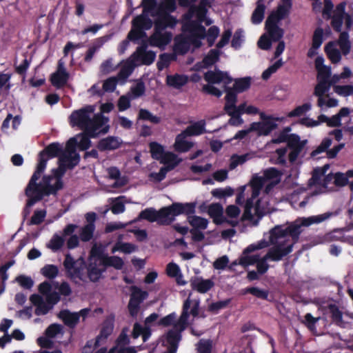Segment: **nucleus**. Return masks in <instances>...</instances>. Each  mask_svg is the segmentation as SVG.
<instances>
[{
  "label": "nucleus",
  "instance_id": "obj_1",
  "mask_svg": "<svg viewBox=\"0 0 353 353\" xmlns=\"http://www.w3.org/2000/svg\"><path fill=\"white\" fill-rule=\"evenodd\" d=\"M94 110L92 105H86L73 111L69 117L70 125L72 127L77 126L83 131L85 130L92 137H98L100 133L106 134L110 128L106 125L109 119L101 113L95 114L91 118L90 114Z\"/></svg>",
  "mask_w": 353,
  "mask_h": 353
},
{
  "label": "nucleus",
  "instance_id": "obj_2",
  "mask_svg": "<svg viewBox=\"0 0 353 353\" xmlns=\"http://www.w3.org/2000/svg\"><path fill=\"white\" fill-rule=\"evenodd\" d=\"M199 300L192 299L190 296L183 301L181 314L174 324V328L170 330L166 335V341L170 347L178 348L181 339V332L189 325L190 316L197 317L199 315Z\"/></svg>",
  "mask_w": 353,
  "mask_h": 353
},
{
  "label": "nucleus",
  "instance_id": "obj_3",
  "mask_svg": "<svg viewBox=\"0 0 353 353\" xmlns=\"http://www.w3.org/2000/svg\"><path fill=\"white\" fill-rule=\"evenodd\" d=\"M334 215V212H327L316 216L299 218L287 227L288 236L292 237L294 244L298 241L299 236L303 232L301 227H308L312 224L320 223Z\"/></svg>",
  "mask_w": 353,
  "mask_h": 353
},
{
  "label": "nucleus",
  "instance_id": "obj_4",
  "mask_svg": "<svg viewBox=\"0 0 353 353\" xmlns=\"http://www.w3.org/2000/svg\"><path fill=\"white\" fill-rule=\"evenodd\" d=\"M43 173L39 172L37 174V170H34L25 190L27 196H30L34 192H37L42 194L43 199L44 196L56 194L59 190L63 188V183L61 180H57L54 185H42L41 183H37V180L41 178Z\"/></svg>",
  "mask_w": 353,
  "mask_h": 353
},
{
  "label": "nucleus",
  "instance_id": "obj_5",
  "mask_svg": "<svg viewBox=\"0 0 353 353\" xmlns=\"http://www.w3.org/2000/svg\"><path fill=\"white\" fill-rule=\"evenodd\" d=\"M63 154H64L63 148L59 143L54 142L47 145L39 153L38 163L35 169L37 174L39 172H44L49 159L59 157Z\"/></svg>",
  "mask_w": 353,
  "mask_h": 353
},
{
  "label": "nucleus",
  "instance_id": "obj_6",
  "mask_svg": "<svg viewBox=\"0 0 353 353\" xmlns=\"http://www.w3.org/2000/svg\"><path fill=\"white\" fill-rule=\"evenodd\" d=\"M68 277L74 280L78 279L83 280V270L85 266L82 258L74 260L70 254H67L63 263Z\"/></svg>",
  "mask_w": 353,
  "mask_h": 353
},
{
  "label": "nucleus",
  "instance_id": "obj_7",
  "mask_svg": "<svg viewBox=\"0 0 353 353\" xmlns=\"http://www.w3.org/2000/svg\"><path fill=\"white\" fill-rule=\"evenodd\" d=\"M196 203H180L174 202L171 205L166 206L168 220H170V224L175 221V217L179 215H186L188 218L192 216L196 212Z\"/></svg>",
  "mask_w": 353,
  "mask_h": 353
},
{
  "label": "nucleus",
  "instance_id": "obj_8",
  "mask_svg": "<svg viewBox=\"0 0 353 353\" xmlns=\"http://www.w3.org/2000/svg\"><path fill=\"white\" fill-rule=\"evenodd\" d=\"M139 220H146L150 223L157 222L161 225H170V220H168L166 206L159 210L154 208H147L142 210L139 216Z\"/></svg>",
  "mask_w": 353,
  "mask_h": 353
},
{
  "label": "nucleus",
  "instance_id": "obj_9",
  "mask_svg": "<svg viewBox=\"0 0 353 353\" xmlns=\"http://www.w3.org/2000/svg\"><path fill=\"white\" fill-rule=\"evenodd\" d=\"M148 293L137 286L131 287V294L128 305L130 315L136 317L140 310V305L148 298Z\"/></svg>",
  "mask_w": 353,
  "mask_h": 353
},
{
  "label": "nucleus",
  "instance_id": "obj_10",
  "mask_svg": "<svg viewBox=\"0 0 353 353\" xmlns=\"http://www.w3.org/2000/svg\"><path fill=\"white\" fill-rule=\"evenodd\" d=\"M150 152L152 159L158 160L161 163L169 164L176 159V155L171 152H165L163 145L153 141L149 144Z\"/></svg>",
  "mask_w": 353,
  "mask_h": 353
},
{
  "label": "nucleus",
  "instance_id": "obj_11",
  "mask_svg": "<svg viewBox=\"0 0 353 353\" xmlns=\"http://www.w3.org/2000/svg\"><path fill=\"white\" fill-rule=\"evenodd\" d=\"M346 2L342 1L336 5L335 9L331 14L330 19H331V26L336 32L341 31L345 12Z\"/></svg>",
  "mask_w": 353,
  "mask_h": 353
},
{
  "label": "nucleus",
  "instance_id": "obj_12",
  "mask_svg": "<svg viewBox=\"0 0 353 353\" xmlns=\"http://www.w3.org/2000/svg\"><path fill=\"white\" fill-rule=\"evenodd\" d=\"M293 243L284 247L283 243H279L269 249L265 254V259H268L272 261H281L283 257L288 256L292 252Z\"/></svg>",
  "mask_w": 353,
  "mask_h": 353
},
{
  "label": "nucleus",
  "instance_id": "obj_13",
  "mask_svg": "<svg viewBox=\"0 0 353 353\" xmlns=\"http://www.w3.org/2000/svg\"><path fill=\"white\" fill-rule=\"evenodd\" d=\"M204 79L210 84L224 83L225 85L233 81V79L229 76L228 72L221 70H209L204 74Z\"/></svg>",
  "mask_w": 353,
  "mask_h": 353
},
{
  "label": "nucleus",
  "instance_id": "obj_14",
  "mask_svg": "<svg viewBox=\"0 0 353 353\" xmlns=\"http://www.w3.org/2000/svg\"><path fill=\"white\" fill-rule=\"evenodd\" d=\"M172 34L170 32H162V31H154L150 36L149 41L152 46L163 47L167 46L172 41Z\"/></svg>",
  "mask_w": 353,
  "mask_h": 353
},
{
  "label": "nucleus",
  "instance_id": "obj_15",
  "mask_svg": "<svg viewBox=\"0 0 353 353\" xmlns=\"http://www.w3.org/2000/svg\"><path fill=\"white\" fill-rule=\"evenodd\" d=\"M275 121L253 122L250 130L256 132L259 136H267L277 128Z\"/></svg>",
  "mask_w": 353,
  "mask_h": 353
},
{
  "label": "nucleus",
  "instance_id": "obj_16",
  "mask_svg": "<svg viewBox=\"0 0 353 353\" xmlns=\"http://www.w3.org/2000/svg\"><path fill=\"white\" fill-rule=\"evenodd\" d=\"M146 48V44L139 46L133 56H137V59L141 60L143 65H150L154 61L156 53L152 50L147 51Z\"/></svg>",
  "mask_w": 353,
  "mask_h": 353
},
{
  "label": "nucleus",
  "instance_id": "obj_17",
  "mask_svg": "<svg viewBox=\"0 0 353 353\" xmlns=\"http://www.w3.org/2000/svg\"><path fill=\"white\" fill-rule=\"evenodd\" d=\"M58 317L67 327L71 329H74L79 322V314L68 310H61L58 314Z\"/></svg>",
  "mask_w": 353,
  "mask_h": 353
},
{
  "label": "nucleus",
  "instance_id": "obj_18",
  "mask_svg": "<svg viewBox=\"0 0 353 353\" xmlns=\"http://www.w3.org/2000/svg\"><path fill=\"white\" fill-rule=\"evenodd\" d=\"M114 327V316L113 314H110L105 318L103 321L101 326V329L99 336L97 337V341L95 345H97L99 340L101 338L107 339L109 336H110L113 332Z\"/></svg>",
  "mask_w": 353,
  "mask_h": 353
},
{
  "label": "nucleus",
  "instance_id": "obj_19",
  "mask_svg": "<svg viewBox=\"0 0 353 353\" xmlns=\"http://www.w3.org/2000/svg\"><path fill=\"white\" fill-rule=\"evenodd\" d=\"M105 272V268L99 265L97 260L90 262L88 267V276L91 281L97 282Z\"/></svg>",
  "mask_w": 353,
  "mask_h": 353
},
{
  "label": "nucleus",
  "instance_id": "obj_20",
  "mask_svg": "<svg viewBox=\"0 0 353 353\" xmlns=\"http://www.w3.org/2000/svg\"><path fill=\"white\" fill-rule=\"evenodd\" d=\"M214 283L211 279H203L201 277H196L191 281V287L198 292L205 294L211 290Z\"/></svg>",
  "mask_w": 353,
  "mask_h": 353
},
{
  "label": "nucleus",
  "instance_id": "obj_21",
  "mask_svg": "<svg viewBox=\"0 0 353 353\" xmlns=\"http://www.w3.org/2000/svg\"><path fill=\"white\" fill-rule=\"evenodd\" d=\"M184 30L188 31L190 35L204 39L206 37L205 28L199 21H192L189 22L185 25Z\"/></svg>",
  "mask_w": 353,
  "mask_h": 353
},
{
  "label": "nucleus",
  "instance_id": "obj_22",
  "mask_svg": "<svg viewBox=\"0 0 353 353\" xmlns=\"http://www.w3.org/2000/svg\"><path fill=\"white\" fill-rule=\"evenodd\" d=\"M119 147L120 143L118 138L112 136L101 139L97 144L98 150L101 152L116 150Z\"/></svg>",
  "mask_w": 353,
  "mask_h": 353
},
{
  "label": "nucleus",
  "instance_id": "obj_23",
  "mask_svg": "<svg viewBox=\"0 0 353 353\" xmlns=\"http://www.w3.org/2000/svg\"><path fill=\"white\" fill-rule=\"evenodd\" d=\"M283 11L281 8H276V10L272 11L266 19L265 27L279 26V21L285 19L289 15Z\"/></svg>",
  "mask_w": 353,
  "mask_h": 353
},
{
  "label": "nucleus",
  "instance_id": "obj_24",
  "mask_svg": "<svg viewBox=\"0 0 353 353\" xmlns=\"http://www.w3.org/2000/svg\"><path fill=\"white\" fill-rule=\"evenodd\" d=\"M324 51L332 63H338L341 60V53L336 48V41H329L325 46Z\"/></svg>",
  "mask_w": 353,
  "mask_h": 353
},
{
  "label": "nucleus",
  "instance_id": "obj_25",
  "mask_svg": "<svg viewBox=\"0 0 353 353\" xmlns=\"http://www.w3.org/2000/svg\"><path fill=\"white\" fill-rule=\"evenodd\" d=\"M188 82V77L185 74H174L166 77L167 85L176 89H181Z\"/></svg>",
  "mask_w": 353,
  "mask_h": 353
},
{
  "label": "nucleus",
  "instance_id": "obj_26",
  "mask_svg": "<svg viewBox=\"0 0 353 353\" xmlns=\"http://www.w3.org/2000/svg\"><path fill=\"white\" fill-rule=\"evenodd\" d=\"M132 24L133 28L148 30L152 27L153 22L146 13L143 12L133 19Z\"/></svg>",
  "mask_w": 353,
  "mask_h": 353
},
{
  "label": "nucleus",
  "instance_id": "obj_27",
  "mask_svg": "<svg viewBox=\"0 0 353 353\" xmlns=\"http://www.w3.org/2000/svg\"><path fill=\"white\" fill-rule=\"evenodd\" d=\"M256 4V6L252 12L251 21L254 24H259L263 21L264 19L266 9L265 0H258Z\"/></svg>",
  "mask_w": 353,
  "mask_h": 353
},
{
  "label": "nucleus",
  "instance_id": "obj_28",
  "mask_svg": "<svg viewBox=\"0 0 353 353\" xmlns=\"http://www.w3.org/2000/svg\"><path fill=\"white\" fill-rule=\"evenodd\" d=\"M339 37L336 42L339 46L341 53L343 55H347L351 50V43L350 41V36L347 31L339 32Z\"/></svg>",
  "mask_w": 353,
  "mask_h": 353
},
{
  "label": "nucleus",
  "instance_id": "obj_29",
  "mask_svg": "<svg viewBox=\"0 0 353 353\" xmlns=\"http://www.w3.org/2000/svg\"><path fill=\"white\" fill-rule=\"evenodd\" d=\"M205 121L201 120L188 126L186 129L183 132V134L188 137L198 136L203 134L205 132Z\"/></svg>",
  "mask_w": 353,
  "mask_h": 353
},
{
  "label": "nucleus",
  "instance_id": "obj_30",
  "mask_svg": "<svg viewBox=\"0 0 353 353\" xmlns=\"http://www.w3.org/2000/svg\"><path fill=\"white\" fill-rule=\"evenodd\" d=\"M226 95L225 97V103L224 105V110H232L235 108V104L237 102V93L233 88L228 87L227 85L224 86Z\"/></svg>",
  "mask_w": 353,
  "mask_h": 353
},
{
  "label": "nucleus",
  "instance_id": "obj_31",
  "mask_svg": "<svg viewBox=\"0 0 353 353\" xmlns=\"http://www.w3.org/2000/svg\"><path fill=\"white\" fill-rule=\"evenodd\" d=\"M185 137L188 136L185 135L183 134V132H182L180 134H179L176 137L174 143V148L176 151L179 152H185L190 150V148L192 147V143L185 140Z\"/></svg>",
  "mask_w": 353,
  "mask_h": 353
},
{
  "label": "nucleus",
  "instance_id": "obj_32",
  "mask_svg": "<svg viewBox=\"0 0 353 353\" xmlns=\"http://www.w3.org/2000/svg\"><path fill=\"white\" fill-rule=\"evenodd\" d=\"M124 262L123 259L117 256H110L107 254L106 257L104 258V261L101 265L105 269L108 267H113L116 270H121L123 267Z\"/></svg>",
  "mask_w": 353,
  "mask_h": 353
},
{
  "label": "nucleus",
  "instance_id": "obj_33",
  "mask_svg": "<svg viewBox=\"0 0 353 353\" xmlns=\"http://www.w3.org/2000/svg\"><path fill=\"white\" fill-rule=\"evenodd\" d=\"M69 79L68 72L57 73L54 72L50 77L52 84L57 88H61L63 87Z\"/></svg>",
  "mask_w": 353,
  "mask_h": 353
},
{
  "label": "nucleus",
  "instance_id": "obj_34",
  "mask_svg": "<svg viewBox=\"0 0 353 353\" xmlns=\"http://www.w3.org/2000/svg\"><path fill=\"white\" fill-rule=\"evenodd\" d=\"M190 46L187 37H181L176 39L174 50L176 53L183 55L190 50Z\"/></svg>",
  "mask_w": 353,
  "mask_h": 353
},
{
  "label": "nucleus",
  "instance_id": "obj_35",
  "mask_svg": "<svg viewBox=\"0 0 353 353\" xmlns=\"http://www.w3.org/2000/svg\"><path fill=\"white\" fill-rule=\"evenodd\" d=\"M327 309L330 314L332 321L336 325L340 326L343 323V312L339 310L336 304H329Z\"/></svg>",
  "mask_w": 353,
  "mask_h": 353
},
{
  "label": "nucleus",
  "instance_id": "obj_36",
  "mask_svg": "<svg viewBox=\"0 0 353 353\" xmlns=\"http://www.w3.org/2000/svg\"><path fill=\"white\" fill-rule=\"evenodd\" d=\"M220 51L219 49H211L208 54L203 59L202 63L205 68L214 65L219 59Z\"/></svg>",
  "mask_w": 353,
  "mask_h": 353
},
{
  "label": "nucleus",
  "instance_id": "obj_37",
  "mask_svg": "<svg viewBox=\"0 0 353 353\" xmlns=\"http://www.w3.org/2000/svg\"><path fill=\"white\" fill-rule=\"evenodd\" d=\"M251 85V78L249 77L236 79L233 85V89L236 92L241 93L250 88Z\"/></svg>",
  "mask_w": 353,
  "mask_h": 353
},
{
  "label": "nucleus",
  "instance_id": "obj_38",
  "mask_svg": "<svg viewBox=\"0 0 353 353\" xmlns=\"http://www.w3.org/2000/svg\"><path fill=\"white\" fill-rule=\"evenodd\" d=\"M176 0H163L157 8V14L171 13L176 10Z\"/></svg>",
  "mask_w": 353,
  "mask_h": 353
},
{
  "label": "nucleus",
  "instance_id": "obj_39",
  "mask_svg": "<svg viewBox=\"0 0 353 353\" xmlns=\"http://www.w3.org/2000/svg\"><path fill=\"white\" fill-rule=\"evenodd\" d=\"M265 29L272 41H279L283 37L284 30L279 26H268Z\"/></svg>",
  "mask_w": 353,
  "mask_h": 353
},
{
  "label": "nucleus",
  "instance_id": "obj_40",
  "mask_svg": "<svg viewBox=\"0 0 353 353\" xmlns=\"http://www.w3.org/2000/svg\"><path fill=\"white\" fill-rule=\"evenodd\" d=\"M189 223L193 227L192 229L205 230L208 227V221L206 219L198 216L188 217Z\"/></svg>",
  "mask_w": 353,
  "mask_h": 353
},
{
  "label": "nucleus",
  "instance_id": "obj_41",
  "mask_svg": "<svg viewBox=\"0 0 353 353\" xmlns=\"http://www.w3.org/2000/svg\"><path fill=\"white\" fill-rule=\"evenodd\" d=\"M232 299H226L210 303L208 305V310L213 314H218L219 310L226 308L231 303Z\"/></svg>",
  "mask_w": 353,
  "mask_h": 353
},
{
  "label": "nucleus",
  "instance_id": "obj_42",
  "mask_svg": "<svg viewBox=\"0 0 353 353\" xmlns=\"http://www.w3.org/2000/svg\"><path fill=\"white\" fill-rule=\"evenodd\" d=\"M176 163H170L169 164H166V166L162 167L160 168L159 172L157 173H152L150 174L151 177L154 178L155 181L160 182L163 181L170 170L174 169L176 165Z\"/></svg>",
  "mask_w": 353,
  "mask_h": 353
},
{
  "label": "nucleus",
  "instance_id": "obj_43",
  "mask_svg": "<svg viewBox=\"0 0 353 353\" xmlns=\"http://www.w3.org/2000/svg\"><path fill=\"white\" fill-rule=\"evenodd\" d=\"M95 230L94 224H87L81 228L80 232L81 240L83 242L89 241L92 239Z\"/></svg>",
  "mask_w": 353,
  "mask_h": 353
},
{
  "label": "nucleus",
  "instance_id": "obj_44",
  "mask_svg": "<svg viewBox=\"0 0 353 353\" xmlns=\"http://www.w3.org/2000/svg\"><path fill=\"white\" fill-rule=\"evenodd\" d=\"M331 87L330 82L325 81H318L317 84L314 87V95L316 97H323V95L327 92Z\"/></svg>",
  "mask_w": 353,
  "mask_h": 353
},
{
  "label": "nucleus",
  "instance_id": "obj_45",
  "mask_svg": "<svg viewBox=\"0 0 353 353\" xmlns=\"http://www.w3.org/2000/svg\"><path fill=\"white\" fill-rule=\"evenodd\" d=\"M323 42V29L321 27L316 28L314 31L312 44L314 49H319Z\"/></svg>",
  "mask_w": 353,
  "mask_h": 353
},
{
  "label": "nucleus",
  "instance_id": "obj_46",
  "mask_svg": "<svg viewBox=\"0 0 353 353\" xmlns=\"http://www.w3.org/2000/svg\"><path fill=\"white\" fill-rule=\"evenodd\" d=\"M139 119L144 121H149L154 124H158L161 122L159 117L153 115L146 109H141L139 112Z\"/></svg>",
  "mask_w": 353,
  "mask_h": 353
},
{
  "label": "nucleus",
  "instance_id": "obj_47",
  "mask_svg": "<svg viewBox=\"0 0 353 353\" xmlns=\"http://www.w3.org/2000/svg\"><path fill=\"white\" fill-rule=\"evenodd\" d=\"M64 242L65 240L63 236L54 234L50 239L48 245V248L51 249L52 251L56 252L63 247Z\"/></svg>",
  "mask_w": 353,
  "mask_h": 353
},
{
  "label": "nucleus",
  "instance_id": "obj_48",
  "mask_svg": "<svg viewBox=\"0 0 353 353\" xmlns=\"http://www.w3.org/2000/svg\"><path fill=\"white\" fill-rule=\"evenodd\" d=\"M90 134H91L86 132L85 130H84L83 133H81L79 134V136L81 137V139L79 143L77 144L80 150L84 151L88 149L91 145L90 138L97 137L90 136Z\"/></svg>",
  "mask_w": 353,
  "mask_h": 353
},
{
  "label": "nucleus",
  "instance_id": "obj_49",
  "mask_svg": "<svg viewBox=\"0 0 353 353\" xmlns=\"http://www.w3.org/2000/svg\"><path fill=\"white\" fill-rule=\"evenodd\" d=\"M41 274L49 279H54L59 273V269L57 266L54 265H46L41 270Z\"/></svg>",
  "mask_w": 353,
  "mask_h": 353
},
{
  "label": "nucleus",
  "instance_id": "obj_50",
  "mask_svg": "<svg viewBox=\"0 0 353 353\" xmlns=\"http://www.w3.org/2000/svg\"><path fill=\"white\" fill-rule=\"evenodd\" d=\"M212 195L218 199H223L227 196H231L234 194V190L230 187L225 188H215L211 192Z\"/></svg>",
  "mask_w": 353,
  "mask_h": 353
},
{
  "label": "nucleus",
  "instance_id": "obj_51",
  "mask_svg": "<svg viewBox=\"0 0 353 353\" xmlns=\"http://www.w3.org/2000/svg\"><path fill=\"white\" fill-rule=\"evenodd\" d=\"M271 240L274 239L277 240L280 238L285 237L288 236L287 227L283 228V225H276L270 231Z\"/></svg>",
  "mask_w": 353,
  "mask_h": 353
},
{
  "label": "nucleus",
  "instance_id": "obj_52",
  "mask_svg": "<svg viewBox=\"0 0 353 353\" xmlns=\"http://www.w3.org/2000/svg\"><path fill=\"white\" fill-rule=\"evenodd\" d=\"M107 254L104 253L103 249L101 247L94 245L90 250V256L97 260L99 265H101L104 261V258Z\"/></svg>",
  "mask_w": 353,
  "mask_h": 353
},
{
  "label": "nucleus",
  "instance_id": "obj_53",
  "mask_svg": "<svg viewBox=\"0 0 353 353\" xmlns=\"http://www.w3.org/2000/svg\"><path fill=\"white\" fill-rule=\"evenodd\" d=\"M312 108V105L310 103H305L301 105L296 107L293 110L288 114V117H300L309 111Z\"/></svg>",
  "mask_w": 353,
  "mask_h": 353
},
{
  "label": "nucleus",
  "instance_id": "obj_54",
  "mask_svg": "<svg viewBox=\"0 0 353 353\" xmlns=\"http://www.w3.org/2000/svg\"><path fill=\"white\" fill-rule=\"evenodd\" d=\"M288 140V146L290 148H304L306 141H301L300 137L296 134H290Z\"/></svg>",
  "mask_w": 353,
  "mask_h": 353
},
{
  "label": "nucleus",
  "instance_id": "obj_55",
  "mask_svg": "<svg viewBox=\"0 0 353 353\" xmlns=\"http://www.w3.org/2000/svg\"><path fill=\"white\" fill-rule=\"evenodd\" d=\"M334 91L339 95L343 97H348L353 94V85H334Z\"/></svg>",
  "mask_w": 353,
  "mask_h": 353
},
{
  "label": "nucleus",
  "instance_id": "obj_56",
  "mask_svg": "<svg viewBox=\"0 0 353 353\" xmlns=\"http://www.w3.org/2000/svg\"><path fill=\"white\" fill-rule=\"evenodd\" d=\"M15 281L21 288L26 290H30L34 285V281L30 276L19 275L16 277Z\"/></svg>",
  "mask_w": 353,
  "mask_h": 353
},
{
  "label": "nucleus",
  "instance_id": "obj_57",
  "mask_svg": "<svg viewBox=\"0 0 353 353\" xmlns=\"http://www.w3.org/2000/svg\"><path fill=\"white\" fill-rule=\"evenodd\" d=\"M332 142V141L330 138L326 137L323 139L321 144L317 147V148L312 152L311 156L314 157L321 152H327V150H329L328 148L331 145Z\"/></svg>",
  "mask_w": 353,
  "mask_h": 353
},
{
  "label": "nucleus",
  "instance_id": "obj_58",
  "mask_svg": "<svg viewBox=\"0 0 353 353\" xmlns=\"http://www.w3.org/2000/svg\"><path fill=\"white\" fill-rule=\"evenodd\" d=\"M214 0H201L198 7H194L199 19L204 17L207 12L206 7H211Z\"/></svg>",
  "mask_w": 353,
  "mask_h": 353
},
{
  "label": "nucleus",
  "instance_id": "obj_59",
  "mask_svg": "<svg viewBox=\"0 0 353 353\" xmlns=\"http://www.w3.org/2000/svg\"><path fill=\"white\" fill-rule=\"evenodd\" d=\"M348 178L350 177L347 176V172L343 174L342 172H338L334 175V183L336 187H344L347 185H349Z\"/></svg>",
  "mask_w": 353,
  "mask_h": 353
},
{
  "label": "nucleus",
  "instance_id": "obj_60",
  "mask_svg": "<svg viewBox=\"0 0 353 353\" xmlns=\"http://www.w3.org/2000/svg\"><path fill=\"white\" fill-rule=\"evenodd\" d=\"M259 261V255L248 256V254H243L239 259V263L243 267H247L248 265L255 264Z\"/></svg>",
  "mask_w": 353,
  "mask_h": 353
},
{
  "label": "nucleus",
  "instance_id": "obj_61",
  "mask_svg": "<svg viewBox=\"0 0 353 353\" xmlns=\"http://www.w3.org/2000/svg\"><path fill=\"white\" fill-rule=\"evenodd\" d=\"M135 250V246L130 243H117L112 250V252H114L116 250H120L121 252L125 254H130L134 252Z\"/></svg>",
  "mask_w": 353,
  "mask_h": 353
},
{
  "label": "nucleus",
  "instance_id": "obj_62",
  "mask_svg": "<svg viewBox=\"0 0 353 353\" xmlns=\"http://www.w3.org/2000/svg\"><path fill=\"white\" fill-rule=\"evenodd\" d=\"M319 319V317L315 318L310 313H307L304 316L303 323L305 324L309 330L314 331L316 330V324Z\"/></svg>",
  "mask_w": 353,
  "mask_h": 353
},
{
  "label": "nucleus",
  "instance_id": "obj_63",
  "mask_svg": "<svg viewBox=\"0 0 353 353\" xmlns=\"http://www.w3.org/2000/svg\"><path fill=\"white\" fill-rule=\"evenodd\" d=\"M208 213L211 218L214 216H221L223 213V209L220 203H212L208 207Z\"/></svg>",
  "mask_w": 353,
  "mask_h": 353
},
{
  "label": "nucleus",
  "instance_id": "obj_64",
  "mask_svg": "<svg viewBox=\"0 0 353 353\" xmlns=\"http://www.w3.org/2000/svg\"><path fill=\"white\" fill-rule=\"evenodd\" d=\"M212 348L210 340H200L198 343L197 350L199 353H211Z\"/></svg>",
  "mask_w": 353,
  "mask_h": 353
}]
</instances>
